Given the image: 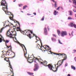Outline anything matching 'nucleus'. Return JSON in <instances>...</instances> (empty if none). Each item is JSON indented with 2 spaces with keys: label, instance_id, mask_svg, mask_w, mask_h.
I'll return each mask as SVG.
<instances>
[{
  "label": "nucleus",
  "instance_id": "obj_32",
  "mask_svg": "<svg viewBox=\"0 0 76 76\" xmlns=\"http://www.w3.org/2000/svg\"><path fill=\"white\" fill-rule=\"evenodd\" d=\"M52 35L53 37H56V38H57V36H56V35L54 34H53Z\"/></svg>",
  "mask_w": 76,
  "mask_h": 76
},
{
  "label": "nucleus",
  "instance_id": "obj_25",
  "mask_svg": "<svg viewBox=\"0 0 76 76\" xmlns=\"http://www.w3.org/2000/svg\"><path fill=\"white\" fill-rule=\"evenodd\" d=\"M55 7H57V2H55Z\"/></svg>",
  "mask_w": 76,
  "mask_h": 76
},
{
  "label": "nucleus",
  "instance_id": "obj_27",
  "mask_svg": "<svg viewBox=\"0 0 76 76\" xmlns=\"http://www.w3.org/2000/svg\"><path fill=\"white\" fill-rule=\"evenodd\" d=\"M12 52L13 53H14V56L12 57V58H14V57H15V56H16V54H15V52L12 51Z\"/></svg>",
  "mask_w": 76,
  "mask_h": 76
},
{
  "label": "nucleus",
  "instance_id": "obj_61",
  "mask_svg": "<svg viewBox=\"0 0 76 76\" xmlns=\"http://www.w3.org/2000/svg\"><path fill=\"white\" fill-rule=\"evenodd\" d=\"M69 35H71V34H70V33H69Z\"/></svg>",
  "mask_w": 76,
  "mask_h": 76
},
{
  "label": "nucleus",
  "instance_id": "obj_46",
  "mask_svg": "<svg viewBox=\"0 0 76 76\" xmlns=\"http://www.w3.org/2000/svg\"><path fill=\"white\" fill-rule=\"evenodd\" d=\"M18 23L19 25V26H20V23Z\"/></svg>",
  "mask_w": 76,
  "mask_h": 76
},
{
  "label": "nucleus",
  "instance_id": "obj_18",
  "mask_svg": "<svg viewBox=\"0 0 76 76\" xmlns=\"http://www.w3.org/2000/svg\"><path fill=\"white\" fill-rule=\"evenodd\" d=\"M51 40L52 41H53V42L56 41V39L54 37H52L51 38Z\"/></svg>",
  "mask_w": 76,
  "mask_h": 76
},
{
  "label": "nucleus",
  "instance_id": "obj_23",
  "mask_svg": "<svg viewBox=\"0 0 76 76\" xmlns=\"http://www.w3.org/2000/svg\"><path fill=\"white\" fill-rule=\"evenodd\" d=\"M4 42H5L6 44V43H9V41L7 40H5Z\"/></svg>",
  "mask_w": 76,
  "mask_h": 76
},
{
  "label": "nucleus",
  "instance_id": "obj_62",
  "mask_svg": "<svg viewBox=\"0 0 76 76\" xmlns=\"http://www.w3.org/2000/svg\"><path fill=\"white\" fill-rule=\"evenodd\" d=\"M14 28H16V26H14Z\"/></svg>",
  "mask_w": 76,
  "mask_h": 76
},
{
  "label": "nucleus",
  "instance_id": "obj_14",
  "mask_svg": "<svg viewBox=\"0 0 76 76\" xmlns=\"http://www.w3.org/2000/svg\"><path fill=\"white\" fill-rule=\"evenodd\" d=\"M58 62H60V63H59V66H58V67H59V66H61V64H63V61H59L58 62V63L57 64V65H58Z\"/></svg>",
  "mask_w": 76,
  "mask_h": 76
},
{
  "label": "nucleus",
  "instance_id": "obj_51",
  "mask_svg": "<svg viewBox=\"0 0 76 76\" xmlns=\"http://www.w3.org/2000/svg\"><path fill=\"white\" fill-rule=\"evenodd\" d=\"M28 61H30V60H31L28 59Z\"/></svg>",
  "mask_w": 76,
  "mask_h": 76
},
{
  "label": "nucleus",
  "instance_id": "obj_63",
  "mask_svg": "<svg viewBox=\"0 0 76 76\" xmlns=\"http://www.w3.org/2000/svg\"><path fill=\"white\" fill-rule=\"evenodd\" d=\"M31 17H34V16H31Z\"/></svg>",
  "mask_w": 76,
  "mask_h": 76
},
{
  "label": "nucleus",
  "instance_id": "obj_45",
  "mask_svg": "<svg viewBox=\"0 0 76 76\" xmlns=\"http://www.w3.org/2000/svg\"><path fill=\"white\" fill-rule=\"evenodd\" d=\"M27 15H31V14H27Z\"/></svg>",
  "mask_w": 76,
  "mask_h": 76
},
{
  "label": "nucleus",
  "instance_id": "obj_12",
  "mask_svg": "<svg viewBox=\"0 0 76 76\" xmlns=\"http://www.w3.org/2000/svg\"><path fill=\"white\" fill-rule=\"evenodd\" d=\"M44 34L45 35H47L48 34V31L47 30V28H45L44 29Z\"/></svg>",
  "mask_w": 76,
  "mask_h": 76
},
{
  "label": "nucleus",
  "instance_id": "obj_60",
  "mask_svg": "<svg viewBox=\"0 0 76 76\" xmlns=\"http://www.w3.org/2000/svg\"><path fill=\"white\" fill-rule=\"evenodd\" d=\"M49 50H51V48H50V49H49Z\"/></svg>",
  "mask_w": 76,
  "mask_h": 76
},
{
  "label": "nucleus",
  "instance_id": "obj_56",
  "mask_svg": "<svg viewBox=\"0 0 76 76\" xmlns=\"http://www.w3.org/2000/svg\"><path fill=\"white\" fill-rule=\"evenodd\" d=\"M15 1H16V0L13 1V2H15Z\"/></svg>",
  "mask_w": 76,
  "mask_h": 76
},
{
  "label": "nucleus",
  "instance_id": "obj_37",
  "mask_svg": "<svg viewBox=\"0 0 76 76\" xmlns=\"http://www.w3.org/2000/svg\"><path fill=\"white\" fill-rule=\"evenodd\" d=\"M45 47H46V48L48 47V48H50V47H49V46H47V45H46V46Z\"/></svg>",
  "mask_w": 76,
  "mask_h": 76
},
{
  "label": "nucleus",
  "instance_id": "obj_39",
  "mask_svg": "<svg viewBox=\"0 0 76 76\" xmlns=\"http://www.w3.org/2000/svg\"><path fill=\"white\" fill-rule=\"evenodd\" d=\"M60 8L61 9H62V10L63 9V8L62 7H60Z\"/></svg>",
  "mask_w": 76,
  "mask_h": 76
},
{
  "label": "nucleus",
  "instance_id": "obj_1",
  "mask_svg": "<svg viewBox=\"0 0 76 76\" xmlns=\"http://www.w3.org/2000/svg\"><path fill=\"white\" fill-rule=\"evenodd\" d=\"M1 6H3L2 10H3L5 12L6 14V15H9V13L10 14H11L12 17L10 18V19L13 21H14L15 23H17L18 22H17V21L13 19L14 15H13L12 13L9 12L7 11V10L8 9V8H7V3H6V0H2L1 2Z\"/></svg>",
  "mask_w": 76,
  "mask_h": 76
},
{
  "label": "nucleus",
  "instance_id": "obj_7",
  "mask_svg": "<svg viewBox=\"0 0 76 76\" xmlns=\"http://www.w3.org/2000/svg\"><path fill=\"white\" fill-rule=\"evenodd\" d=\"M33 35H34V36H35L36 37V40H37L38 41H39V40H38V39H39V41L40 42V43H41V45H42V42H41V39H40V38H39L37 37V36L36 35H35V34H33Z\"/></svg>",
  "mask_w": 76,
  "mask_h": 76
},
{
  "label": "nucleus",
  "instance_id": "obj_3",
  "mask_svg": "<svg viewBox=\"0 0 76 76\" xmlns=\"http://www.w3.org/2000/svg\"><path fill=\"white\" fill-rule=\"evenodd\" d=\"M17 29L18 31H20V32H21L22 34H23V35H26V33H28V32H27V30L25 31H22V30H21V29H20V27H17Z\"/></svg>",
  "mask_w": 76,
  "mask_h": 76
},
{
  "label": "nucleus",
  "instance_id": "obj_4",
  "mask_svg": "<svg viewBox=\"0 0 76 76\" xmlns=\"http://www.w3.org/2000/svg\"><path fill=\"white\" fill-rule=\"evenodd\" d=\"M34 58L33 59V60H36L38 62H39L40 63L41 62L40 60L42 61V60H41V59H40V58H41V57L37 56V58L35 57H34Z\"/></svg>",
  "mask_w": 76,
  "mask_h": 76
},
{
  "label": "nucleus",
  "instance_id": "obj_24",
  "mask_svg": "<svg viewBox=\"0 0 76 76\" xmlns=\"http://www.w3.org/2000/svg\"><path fill=\"white\" fill-rule=\"evenodd\" d=\"M68 20H72V18L70 17H69L68 18Z\"/></svg>",
  "mask_w": 76,
  "mask_h": 76
},
{
  "label": "nucleus",
  "instance_id": "obj_11",
  "mask_svg": "<svg viewBox=\"0 0 76 76\" xmlns=\"http://www.w3.org/2000/svg\"><path fill=\"white\" fill-rule=\"evenodd\" d=\"M69 25L70 26H71V27H73V26H74V28H76V24H73V23H70Z\"/></svg>",
  "mask_w": 76,
  "mask_h": 76
},
{
  "label": "nucleus",
  "instance_id": "obj_35",
  "mask_svg": "<svg viewBox=\"0 0 76 76\" xmlns=\"http://www.w3.org/2000/svg\"><path fill=\"white\" fill-rule=\"evenodd\" d=\"M4 28H5V27H3L2 28H1V31L3 30V29H4Z\"/></svg>",
  "mask_w": 76,
  "mask_h": 76
},
{
  "label": "nucleus",
  "instance_id": "obj_28",
  "mask_svg": "<svg viewBox=\"0 0 76 76\" xmlns=\"http://www.w3.org/2000/svg\"><path fill=\"white\" fill-rule=\"evenodd\" d=\"M26 7H27V6H25L23 7V9H26Z\"/></svg>",
  "mask_w": 76,
  "mask_h": 76
},
{
  "label": "nucleus",
  "instance_id": "obj_2",
  "mask_svg": "<svg viewBox=\"0 0 76 76\" xmlns=\"http://www.w3.org/2000/svg\"><path fill=\"white\" fill-rule=\"evenodd\" d=\"M48 68L50 70H53L55 72H56V71H57V70L58 69V66H57V68H56L55 67H53V65L52 64H49L48 65Z\"/></svg>",
  "mask_w": 76,
  "mask_h": 76
},
{
  "label": "nucleus",
  "instance_id": "obj_53",
  "mask_svg": "<svg viewBox=\"0 0 76 76\" xmlns=\"http://www.w3.org/2000/svg\"><path fill=\"white\" fill-rule=\"evenodd\" d=\"M15 40H16V41H17V39H16V37H15Z\"/></svg>",
  "mask_w": 76,
  "mask_h": 76
},
{
  "label": "nucleus",
  "instance_id": "obj_33",
  "mask_svg": "<svg viewBox=\"0 0 76 76\" xmlns=\"http://www.w3.org/2000/svg\"><path fill=\"white\" fill-rule=\"evenodd\" d=\"M73 11L74 12H76V10L75 9H73Z\"/></svg>",
  "mask_w": 76,
  "mask_h": 76
},
{
  "label": "nucleus",
  "instance_id": "obj_57",
  "mask_svg": "<svg viewBox=\"0 0 76 76\" xmlns=\"http://www.w3.org/2000/svg\"><path fill=\"white\" fill-rule=\"evenodd\" d=\"M19 7H20V5L19 4Z\"/></svg>",
  "mask_w": 76,
  "mask_h": 76
},
{
  "label": "nucleus",
  "instance_id": "obj_43",
  "mask_svg": "<svg viewBox=\"0 0 76 76\" xmlns=\"http://www.w3.org/2000/svg\"><path fill=\"white\" fill-rule=\"evenodd\" d=\"M69 1L70 2V3H72V1H71V0H69Z\"/></svg>",
  "mask_w": 76,
  "mask_h": 76
},
{
  "label": "nucleus",
  "instance_id": "obj_36",
  "mask_svg": "<svg viewBox=\"0 0 76 76\" xmlns=\"http://www.w3.org/2000/svg\"><path fill=\"white\" fill-rule=\"evenodd\" d=\"M60 10V7H58L56 9V10Z\"/></svg>",
  "mask_w": 76,
  "mask_h": 76
},
{
  "label": "nucleus",
  "instance_id": "obj_50",
  "mask_svg": "<svg viewBox=\"0 0 76 76\" xmlns=\"http://www.w3.org/2000/svg\"><path fill=\"white\" fill-rule=\"evenodd\" d=\"M68 76H70V75L69 74L68 75Z\"/></svg>",
  "mask_w": 76,
  "mask_h": 76
},
{
  "label": "nucleus",
  "instance_id": "obj_55",
  "mask_svg": "<svg viewBox=\"0 0 76 76\" xmlns=\"http://www.w3.org/2000/svg\"><path fill=\"white\" fill-rule=\"evenodd\" d=\"M48 30H49V28H48Z\"/></svg>",
  "mask_w": 76,
  "mask_h": 76
},
{
  "label": "nucleus",
  "instance_id": "obj_17",
  "mask_svg": "<svg viewBox=\"0 0 76 76\" xmlns=\"http://www.w3.org/2000/svg\"><path fill=\"white\" fill-rule=\"evenodd\" d=\"M60 55L61 56H64V58L65 59H66V58H67V56H66V54H60Z\"/></svg>",
  "mask_w": 76,
  "mask_h": 76
},
{
  "label": "nucleus",
  "instance_id": "obj_26",
  "mask_svg": "<svg viewBox=\"0 0 76 76\" xmlns=\"http://www.w3.org/2000/svg\"><path fill=\"white\" fill-rule=\"evenodd\" d=\"M11 25H12V23H10L9 24L7 25L6 26H10Z\"/></svg>",
  "mask_w": 76,
  "mask_h": 76
},
{
  "label": "nucleus",
  "instance_id": "obj_15",
  "mask_svg": "<svg viewBox=\"0 0 76 76\" xmlns=\"http://www.w3.org/2000/svg\"><path fill=\"white\" fill-rule=\"evenodd\" d=\"M69 14V16H73V12L72 11L69 10L68 12Z\"/></svg>",
  "mask_w": 76,
  "mask_h": 76
},
{
  "label": "nucleus",
  "instance_id": "obj_8",
  "mask_svg": "<svg viewBox=\"0 0 76 76\" xmlns=\"http://www.w3.org/2000/svg\"><path fill=\"white\" fill-rule=\"evenodd\" d=\"M9 31H8L7 33V35L8 37H10H10L12 38V37H13V35H12V34L10 32H9L10 34H9Z\"/></svg>",
  "mask_w": 76,
  "mask_h": 76
},
{
  "label": "nucleus",
  "instance_id": "obj_47",
  "mask_svg": "<svg viewBox=\"0 0 76 76\" xmlns=\"http://www.w3.org/2000/svg\"><path fill=\"white\" fill-rule=\"evenodd\" d=\"M15 33H16V34H15V37H16V32H15Z\"/></svg>",
  "mask_w": 76,
  "mask_h": 76
},
{
  "label": "nucleus",
  "instance_id": "obj_52",
  "mask_svg": "<svg viewBox=\"0 0 76 76\" xmlns=\"http://www.w3.org/2000/svg\"><path fill=\"white\" fill-rule=\"evenodd\" d=\"M7 48H9V47H8V46H7Z\"/></svg>",
  "mask_w": 76,
  "mask_h": 76
},
{
  "label": "nucleus",
  "instance_id": "obj_19",
  "mask_svg": "<svg viewBox=\"0 0 76 76\" xmlns=\"http://www.w3.org/2000/svg\"><path fill=\"white\" fill-rule=\"evenodd\" d=\"M71 68L72 69H73V70H76V67H74V66H73V65L71 66Z\"/></svg>",
  "mask_w": 76,
  "mask_h": 76
},
{
  "label": "nucleus",
  "instance_id": "obj_16",
  "mask_svg": "<svg viewBox=\"0 0 76 76\" xmlns=\"http://www.w3.org/2000/svg\"><path fill=\"white\" fill-rule=\"evenodd\" d=\"M7 62H8L9 63V66L10 68H11V69H12V65H11V64H10V61L9 60H8V61H7Z\"/></svg>",
  "mask_w": 76,
  "mask_h": 76
},
{
  "label": "nucleus",
  "instance_id": "obj_49",
  "mask_svg": "<svg viewBox=\"0 0 76 76\" xmlns=\"http://www.w3.org/2000/svg\"><path fill=\"white\" fill-rule=\"evenodd\" d=\"M73 6V7H74L76 9V7H75V6Z\"/></svg>",
  "mask_w": 76,
  "mask_h": 76
},
{
  "label": "nucleus",
  "instance_id": "obj_44",
  "mask_svg": "<svg viewBox=\"0 0 76 76\" xmlns=\"http://www.w3.org/2000/svg\"><path fill=\"white\" fill-rule=\"evenodd\" d=\"M33 14H34V15H36V13H35V12L33 13Z\"/></svg>",
  "mask_w": 76,
  "mask_h": 76
},
{
  "label": "nucleus",
  "instance_id": "obj_29",
  "mask_svg": "<svg viewBox=\"0 0 76 76\" xmlns=\"http://www.w3.org/2000/svg\"><path fill=\"white\" fill-rule=\"evenodd\" d=\"M58 42L59 43V44H62V43L60 42L61 41L60 40H59V39L58 40Z\"/></svg>",
  "mask_w": 76,
  "mask_h": 76
},
{
  "label": "nucleus",
  "instance_id": "obj_21",
  "mask_svg": "<svg viewBox=\"0 0 76 76\" xmlns=\"http://www.w3.org/2000/svg\"><path fill=\"white\" fill-rule=\"evenodd\" d=\"M57 32L58 35H59V36H60V31L59 30H58Z\"/></svg>",
  "mask_w": 76,
  "mask_h": 76
},
{
  "label": "nucleus",
  "instance_id": "obj_5",
  "mask_svg": "<svg viewBox=\"0 0 76 76\" xmlns=\"http://www.w3.org/2000/svg\"><path fill=\"white\" fill-rule=\"evenodd\" d=\"M61 37H64V36H66V35H67V31H62L61 32Z\"/></svg>",
  "mask_w": 76,
  "mask_h": 76
},
{
  "label": "nucleus",
  "instance_id": "obj_64",
  "mask_svg": "<svg viewBox=\"0 0 76 76\" xmlns=\"http://www.w3.org/2000/svg\"><path fill=\"white\" fill-rule=\"evenodd\" d=\"M37 42V41H36V42Z\"/></svg>",
  "mask_w": 76,
  "mask_h": 76
},
{
  "label": "nucleus",
  "instance_id": "obj_9",
  "mask_svg": "<svg viewBox=\"0 0 76 76\" xmlns=\"http://www.w3.org/2000/svg\"><path fill=\"white\" fill-rule=\"evenodd\" d=\"M38 65L37 64H35V68L34 69V71H37L38 69Z\"/></svg>",
  "mask_w": 76,
  "mask_h": 76
},
{
  "label": "nucleus",
  "instance_id": "obj_59",
  "mask_svg": "<svg viewBox=\"0 0 76 76\" xmlns=\"http://www.w3.org/2000/svg\"><path fill=\"white\" fill-rule=\"evenodd\" d=\"M75 18H76V14H75Z\"/></svg>",
  "mask_w": 76,
  "mask_h": 76
},
{
  "label": "nucleus",
  "instance_id": "obj_38",
  "mask_svg": "<svg viewBox=\"0 0 76 76\" xmlns=\"http://www.w3.org/2000/svg\"><path fill=\"white\" fill-rule=\"evenodd\" d=\"M73 51L74 52V53H76V50H73Z\"/></svg>",
  "mask_w": 76,
  "mask_h": 76
},
{
  "label": "nucleus",
  "instance_id": "obj_31",
  "mask_svg": "<svg viewBox=\"0 0 76 76\" xmlns=\"http://www.w3.org/2000/svg\"><path fill=\"white\" fill-rule=\"evenodd\" d=\"M68 66V64H67V63H66L65 64V67H66V66Z\"/></svg>",
  "mask_w": 76,
  "mask_h": 76
},
{
  "label": "nucleus",
  "instance_id": "obj_40",
  "mask_svg": "<svg viewBox=\"0 0 76 76\" xmlns=\"http://www.w3.org/2000/svg\"><path fill=\"white\" fill-rule=\"evenodd\" d=\"M51 0L53 2H54V3H55V1H54V0Z\"/></svg>",
  "mask_w": 76,
  "mask_h": 76
},
{
  "label": "nucleus",
  "instance_id": "obj_20",
  "mask_svg": "<svg viewBox=\"0 0 76 76\" xmlns=\"http://www.w3.org/2000/svg\"><path fill=\"white\" fill-rule=\"evenodd\" d=\"M27 73H28V74H29V75H34V74L32 73H31L29 72H28Z\"/></svg>",
  "mask_w": 76,
  "mask_h": 76
},
{
  "label": "nucleus",
  "instance_id": "obj_54",
  "mask_svg": "<svg viewBox=\"0 0 76 76\" xmlns=\"http://www.w3.org/2000/svg\"><path fill=\"white\" fill-rule=\"evenodd\" d=\"M34 63H37L36 60H35L34 61Z\"/></svg>",
  "mask_w": 76,
  "mask_h": 76
},
{
  "label": "nucleus",
  "instance_id": "obj_34",
  "mask_svg": "<svg viewBox=\"0 0 76 76\" xmlns=\"http://www.w3.org/2000/svg\"><path fill=\"white\" fill-rule=\"evenodd\" d=\"M44 20V16L42 17L41 20Z\"/></svg>",
  "mask_w": 76,
  "mask_h": 76
},
{
  "label": "nucleus",
  "instance_id": "obj_10",
  "mask_svg": "<svg viewBox=\"0 0 76 76\" xmlns=\"http://www.w3.org/2000/svg\"><path fill=\"white\" fill-rule=\"evenodd\" d=\"M40 63H41V64H42L43 65H44L45 66H48H48L47 65V62L46 61H44L43 62H41Z\"/></svg>",
  "mask_w": 76,
  "mask_h": 76
},
{
  "label": "nucleus",
  "instance_id": "obj_42",
  "mask_svg": "<svg viewBox=\"0 0 76 76\" xmlns=\"http://www.w3.org/2000/svg\"><path fill=\"white\" fill-rule=\"evenodd\" d=\"M74 60L75 61H76V57L74 58Z\"/></svg>",
  "mask_w": 76,
  "mask_h": 76
},
{
  "label": "nucleus",
  "instance_id": "obj_22",
  "mask_svg": "<svg viewBox=\"0 0 76 76\" xmlns=\"http://www.w3.org/2000/svg\"><path fill=\"white\" fill-rule=\"evenodd\" d=\"M57 13H58V12H57V11H56V10L54 11V14L55 15H57Z\"/></svg>",
  "mask_w": 76,
  "mask_h": 76
},
{
  "label": "nucleus",
  "instance_id": "obj_6",
  "mask_svg": "<svg viewBox=\"0 0 76 76\" xmlns=\"http://www.w3.org/2000/svg\"><path fill=\"white\" fill-rule=\"evenodd\" d=\"M27 32L28 33V34H27V35H28V37H29V38H31V37H32V36L31 35V34H30V33H31V34H33L32 31L29 30H27Z\"/></svg>",
  "mask_w": 76,
  "mask_h": 76
},
{
  "label": "nucleus",
  "instance_id": "obj_48",
  "mask_svg": "<svg viewBox=\"0 0 76 76\" xmlns=\"http://www.w3.org/2000/svg\"><path fill=\"white\" fill-rule=\"evenodd\" d=\"M50 53H51V54H53V52H51V51H50Z\"/></svg>",
  "mask_w": 76,
  "mask_h": 76
},
{
  "label": "nucleus",
  "instance_id": "obj_30",
  "mask_svg": "<svg viewBox=\"0 0 76 76\" xmlns=\"http://www.w3.org/2000/svg\"><path fill=\"white\" fill-rule=\"evenodd\" d=\"M3 41L2 39L1 38H0V42H1Z\"/></svg>",
  "mask_w": 76,
  "mask_h": 76
},
{
  "label": "nucleus",
  "instance_id": "obj_41",
  "mask_svg": "<svg viewBox=\"0 0 76 76\" xmlns=\"http://www.w3.org/2000/svg\"><path fill=\"white\" fill-rule=\"evenodd\" d=\"M73 31H72V36H73Z\"/></svg>",
  "mask_w": 76,
  "mask_h": 76
},
{
  "label": "nucleus",
  "instance_id": "obj_58",
  "mask_svg": "<svg viewBox=\"0 0 76 76\" xmlns=\"http://www.w3.org/2000/svg\"><path fill=\"white\" fill-rule=\"evenodd\" d=\"M21 12H22V13H23V12L22 11H21Z\"/></svg>",
  "mask_w": 76,
  "mask_h": 76
},
{
  "label": "nucleus",
  "instance_id": "obj_13",
  "mask_svg": "<svg viewBox=\"0 0 76 76\" xmlns=\"http://www.w3.org/2000/svg\"><path fill=\"white\" fill-rule=\"evenodd\" d=\"M18 43H19V44L20 45V46L22 47V48H23V50H24V49H23V46L25 48V49L26 50V48L25 47V45L22 44H20L19 42H18Z\"/></svg>",
  "mask_w": 76,
  "mask_h": 76
}]
</instances>
